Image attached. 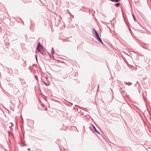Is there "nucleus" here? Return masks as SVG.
<instances>
[{"label": "nucleus", "instance_id": "nucleus-5", "mask_svg": "<svg viewBox=\"0 0 151 151\" xmlns=\"http://www.w3.org/2000/svg\"><path fill=\"white\" fill-rule=\"evenodd\" d=\"M37 50L42 55H44V52L42 51L40 49H37Z\"/></svg>", "mask_w": 151, "mask_h": 151}, {"label": "nucleus", "instance_id": "nucleus-6", "mask_svg": "<svg viewBox=\"0 0 151 151\" xmlns=\"http://www.w3.org/2000/svg\"><path fill=\"white\" fill-rule=\"evenodd\" d=\"M115 6L116 7H118L120 5V4L119 3H116L115 5Z\"/></svg>", "mask_w": 151, "mask_h": 151}, {"label": "nucleus", "instance_id": "nucleus-2", "mask_svg": "<svg viewBox=\"0 0 151 151\" xmlns=\"http://www.w3.org/2000/svg\"><path fill=\"white\" fill-rule=\"evenodd\" d=\"M95 37L96 38V39L97 40H98L102 44H103L101 38L100 37L99 35L96 36Z\"/></svg>", "mask_w": 151, "mask_h": 151}, {"label": "nucleus", "instance_id": "nucleus-9", "mask_svg": "<svg viewBox=\"0 0 151 151\" xmlns=\"http://www.w3.org/2000/svg\"><path fill=\"white\" fill-rule=\"evenodd\" d=\"M54 53V51L53 48V47H52V50L51 52V53L53 54Z\"/></svg>", "mask_w": 151, "mask_h": 151}, {"label": "nucleus", "instance_id": "nucleus-10", "mask_svg": "<svg viewBox=\"0 0 151 151\" xmlns=\"http://www.w3.org/2000/svg\"><path fill=\"white\" fill-rule=\"evenodd\" d=\"M25 65L23 66L24 67H26L27 66V63H26V61H24Z\"/></svg>", "mask_w": 151, "mask_h": 151}, {"label": "nucleus", "instance_id": "nucleus-11", "mask_svg": "<svg viewBox=\"0 0 151 151\" xmlns=\"http://www.w3.org/2000/svg\"><path fill=\"white\" fill-rule=\"evenodd\" d=\"M132 16L134 18V21H135V20H136V19L134 17V15H133V14H132Z\"/></svg>", "mask_w": 151, "mask_h": 151}, {"label": "nucleus", "instance_id": "nucleus-12", "mask_svg": "<svg viewBox=\"0 0 151 151\" xmlns=\"http://www.w3.org/2000/svg\"><path fill=\"white\" fill-rule=\"evenodd\" d=\"M27 150H30V148H28L27 149Z\"/></svg>", "mask_w": 151, "mask_h": 151}, {"label": "nucleus", "instance_id": "nucleus-1", "mask_svg": "<svg viewBox=\"0 0 151 151\" xmlns=\"http://www.w3.org/2000/svg\"><path fill=\"white\" fill-rule=\"evenodd\" d=\"M92 32L93 34L94 37L99 35L96 30L94 28H93Z\"/></svg>", "mask_w": 151, "mask_h": 151}, {"label": "nucleus", "instance_id": "nucleus-3", "mask_svg": "<svg viewBox=\"0 0 151 151\" xmlns=\"http://www.w3.org/2000/svg\"><path fill=\"white\" fill-rule=\"evenodd\" d=\"M92 127L93 128L94 130L96 132V133H97L98 134H100V132L96 129V127L93 125V124H91V127Z\"/></svg>", "mask_w": 151, "mask_h": 151}, {"label": "nucleus", "instance_id": "nucleus-13", "mask_svg": "<svg viewBox=\"0 0 151 151\" xmlns=\"http://www.w3.org/2000/svg\"><path fill=\"white\" fill-rule=\"evenodd\" d=\"M35 57L36 58V59H37V55H35Z\"/></svg>", "mask_w": 151, "mask_h": 151}, {"label": "nucleus", "instance_id": "nucleus-4", "mask_svg": "<svg viewBox=\"0 0 151 151\" xmlns=\"http://www.w3.org/2000/svg\"><path fill=\"white\" fill-rule=\"evenodd\" d=\"M42 45L40 44V42H39L38 43V45H37V47L36 48V49L37 50L38 49H40V48H42Z\"/></svg>", "mask_w": 151, "mask_h": 151}, {"label": "nucleus", "instance_id": "nucleus-7", "mask_svg": "<svg viewBox=\"0 0 151 151\" xmlns=\"http://www.w3.org/2000/svg\"><path fill=\"white\" fill-rule=\"evenodd\" d=\"M125 84L129 86L132 84V83L131 82L125 83Z\"/></svg>", "mask_w": 151, "mask_h": 151}, {"label": "nucleus", "instance_id": "nucleus-8", "mask_svg": "<svg viewBox=\"0 0 151 151\" xmlns=\"http://www.w3.org/2000/svg\"><path fill=\"white\" fill-rule=\"evenodd\" d=\"M15 73L17 74L18 73V71L17 69H14Z\"/></svg>", "mask_w": 151, "mask_h": 151}, {"label": "nucleus", "instance_id": "nucleus-14", "mask_svg": "<svg viewBox=\"0 0 151 151\" xmlns=\"http://www.w3.org/2000/svg\"><path fill=\"white\" fill-rule=\"evenodd\" d=\"M26 145H26L25 144H24V146H26Z\"/></svg>", "mask_w": 151, "mask_h": 151}]
</instances>
